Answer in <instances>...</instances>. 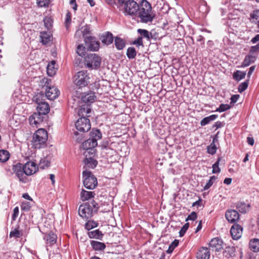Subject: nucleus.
<instances>
[{
    "instance_id": "473e14b6",
    "label": "nucleus",
    "mask_w": 259,
    "mask_h": 259,
    "mask_svg": "<svg viewBox=\"0 0 259 259\" xmlns=\"http://www.w3.org/2000/svg\"><path fill=\"white\" fill-rule=\"evenodd\" d=\"M218 140L217 137L213 138L212 142L207 147V151L208 153L211 155H213L216 153L217 148L215 143L218 142Z\"/></svg>"
},
{
    "instance_id": "4468645a",
    "label": "nucleus",
    "mask_w": 259,
    "mask_h": 259,
    "mask_svg": "<svg viewBox=\"0 0 259 259\" xmlns=\"http://www.w3.org/2000/svg\"><path fill=\"white\" fill-rule=\"evenodd\" d=\"M12 170L16 174L19 180L22 182L24 181V175L23 165L21 163H18L16 165L13 166Z\"/></svg>"
},
{
    "instance_id": "ea45409f",
    "label": "nucleus",
    "mask_w": 259,
    "mask_h": 259,
    "mask_svg": "<svg viewBox=\"0 0 259 259\" xmlns=\"http://www.w3.org/2000/svg\"><path fill=\"white\" fill-rule=\"evenodd\" d=\"M55 61H53L51 62V63H49L47 66V73L49 76H53L54 74H55Z\"/></svg>"
},
{
    "instance_id": "5701e85b",
    "label": "nucleus",
    "mask_w": 259,
    "mask_h": 259,
    "mask_svg": "<svg viewBox=\"0 0 259 259\" xmlns=\"http://www.w3.org/2000/svg\"><path fill=\"white\" fill-rule=\"evenodd\" d=\"M83 161L84 163V169H87V168H94L98 164L97 161L92 157L85 158Z\"/></svg>"
},
{
    "instance_id": "0eeeda50",
    "label": "nucleus",
    "mask_w": 259,
    "mask_h": 259,
    "mask_svg": "<svg viewBox=\"0 0 259 259\" xmlns=\"http://www.w3.org/2000/svg\"><path fill=\"white\" fill-rule=\"evenodd\" d=\"M51 80L44 78L42 79V83L46 86V97L49 100H53L57 98L59 95V90L55 87H51L50 82Z\"/></svg>"
},
{
    "instance_id": "49530a36",
    "label": "nucleus",
    "mask_w": 259,
    "mask_h": 259,
    "mask_svg": "<svg viewBox=\"0 0 259 259\" xmlns=\"http://www.w3.org/2000/svg\"><path fill=\"white\" fill-rule=\"evenodd\" d=\"M217 177L214 176H212L210 177L209 180L207 182V183L205 184V185L203 187L204 190H208L213 184L214 182L217 180Z\"/></svg>"
},
{
    "instance_id": "a19ab883",
    "label": "nucleus",
    "mask_w": 259,
    "mask_h": 259,
    "mask_svg": "<svg viewBox=\"0 0 259 259\" xmlns=\"http://www.w3.org/2000/svg\"><path fill=\"white\" fill-rule=\"evenodd\" d=\"M137 32L140 34V36L142 39L143 38H146L147 40H149V31L146 29H138Z\"/></svg>"
},
{
    "instance_id": "2f4dec72",
    "label": "nucleus",
    "mask_w": 259,
    "mask_h": 259,
    "mask_svg": "<svg viewBox=\"0 0 259 259\" xmlns=\"http://www.w3.org/2000/svg\"><path fill=\"white\" fill-rule=\"evenodd\" d=\"M114 44L116 48L118 50H123L125 46V41L122 38L117 36L115 37Z\"/></svg>"
},
{
    "instance_id": "39448f33",
    "label": "nucleus",
    "mask_w": 259,
    "mask_h": 259,
    "mask_svg": "<svg viewBox=\"0 0 259 259\" xmlns=\"http://www.w3.org/2000/svg\"><path fill=\"white\" fill-rule=\"evenodd\" d=\"M82 176L84 178L83 185L88 189H95L98 185L97 178L92 174V172L87 170L83 171Z\"/></svg>"
},
{
    "instance_id": "393cba45",
    "label": "nucleus",
    "mask_w": 259,
    "mask_h": 259,
    "mask_svg": "<svg viewBox=\"0 0 259 259\" xmlns=\"http://www.w3.org/2000/svg\"><path fill=\"white\" fill-rule=\"evenodd\" d=\"M88 234L90 238L100 240H102L103 237V234L98 229L90 231L88 233Z\"/></svg>"
},
{
    "instance_id": "f03ea898",
    "label": "nucleus",
    "mask_w": 259,
    "mask_h": 259,
    "mask_svg": "<svg viewBox=\"0 0 259 259\" xmlns=\"http://www.w3.org/2000/svg\"><path fill=\"white\" fill-rule=\"evenodd\" d=\"M48 140V133L43 128L37 130L33 135L31 141L32 146L35 149H40L46 146Z\"/></svg>"
},
{
    "instance_id": "c03bdc74",
    "label": "nucleus",
    "mask_w": 259,
    "mask_h": 259,
    "mask_svg": "<svg viewBox=\"0 0 259 259\" xmlns=\"http://www.w3.org/2000/svg\"><path fill=\"white\" fill-rule=\"evenodd\" d=\"M221 160V158L219 157L217 159V161L212 165V172L213 174L219 173L221 171V169L219 167V163H220Z\"/></svg>"
},
{
    "instance_id": "8fccbe9b",
    "label": "nucleus",
    "mask_w": 259,
    "mask_h": 259,
    "mask_svg": "<svg viewBox=\"0 0 259 259\" xmlns=\"http://www.w3.org/2000/svg\"><path fill=\"white\" fill-rule=\"evenodd\" d=\"M231 108V106L229 104H221L219 107L217 108L215 110V111L219 112H222L228 110Z\"/></svg>"
},
{
    "instance_id": "bb28decb",
    "label": "nucleus",
    "mask_w": 259,
    "mask_h": 259,
    "mask_svg": "<svg viewBox=\"0 0 259 259\" xmlns=\"http://www.w3.org/2000/svg\"><path fill=\"white\" fill-rule=\"evenodd\" d=\"M250 249L254 252L259 251V239L254 238L251 239L249 243Z\"/></svg>"
},
{
    "instance_id": "0e129e2a",
    "label": "nucleus",
    "mask_w": 259,
    "mask_h": 259,
    "mask_svg": "<svg viewBox=\"0 0 259 259\" xmlns=\"http://www.w3.org/2000/svg\"><path fill=\"white\" fill-rule=\"evenodd\" d=\"M74 137H73L75 140L77 142H80L82 140V134H79L78 132L76 131L74 132Z\"/></svg>"
},
{
    "instance_id": "2eb2a0df",
    "label": "nucleus",
    "mask_w": 259,
    "mask_h": 259,
    "mask_svg": "<svg viewBox=\"0 0 259 259\" xmlns=\"http://www.w3.org/2000/svg\"><path fill=\"white\" fill-rule=\"evenodd\" d=\"M243 229L241 226L234 224L231 228L230 233L234 240L239 239L242 236Z\"/></svg>"
},
{
    "instance_id": "f257e3e1",
    "label": "nucleus",
    "mask_w": 259,
    "mask_h": 259,
    "mask_svg": "<svg viewBox=\"0 0 259 259\" xmlns=\"http://www.w3.org/2000/svg\"><path fill=\"white\" fill-rule=\"evenodd\" d=\"M136 16L140 18L142 23H148L153 21L155 14L152 11L151 5L148 1L142 0L141 2Z\"/></svg>"
},
{
    "instance_id": "bf43d9fd",
    "label": "nucleus",
    "mask_w": 259,
    "mask_h": 259,
    "mask_svg": "<svg viewBox=\"0 0 259 259\" xmlns=\"http://www.w3.org/2000/svg\"><path fill=\"white\" fill-rule=\"evenodd\" d=\"M21 235H22L21 232L17 229H15L14 230L12 231L10 233V236L11 237H14L15 238H19V237H20Z\"/></svg>"
},
{
    "instance_id": "338daca9",
    "label": "nucleus",
    "mask_w": 259,
    "mask_h": 259,
    "mask_svg": "<svg viewBox=\"0 0 259 259\" xmlns=\"http://www.w3.org/2000/svg\"><path fill=\"white\" fill-rule=\"evenodd\" d=\"M259 50V44L256 45V46L251 47L250 51L249 54L254 55V54Z\"/></svg>"
},
{
    "instance_id": "6ab92c4d",
    "label": "nucleus",
    "mask_w": 259,
    "mask_h": 259,
    "mask_svg": "<svg viewBox=\"0 0 259 259\" xmlns=\"http://www.w3.org/2000/svg\"><path fill=\"white\" fill-rule=\"evenodd\" d=\"M197 259H209L210 252L207 247H202L199 249L196 254Z\"/></svg>"
},
{
    "instance_id": "680f3d73",
    "label": "nucleus",
    "mask_w": 259,
    "mask_h": 259,
    "mask_svg": "<svg viewBox=\"0 0 259 259\" xmlns=\"http://www.w3.org/2000/svg\"><path fill=\"white\" fill-rule=\"evenodd\" d=\"M21 207V209L22 210H25V211H28L31 207V205H30V202H22Z\"/></svg>"
},
{
    "instance_id": "7c9ffc66",
    "label": "nucleus",
    "mask_w": 259,
    "mask_h": 259,
    "mask_svg": "<svg viewBox=\"0 0 259 259\" xmlns=\"http://www.w3.org/2000/svg\"><path fill=\"white\" fill-rule=\"evenodd\" d=\"M95 193L92 191H87L82 189L80 193V198L82 201L87 200L94 197Z\"/></svg>"
},
{
    "instance_id": "a878e982",
    "label": "nucleus",
    "mask_w": 259,
    "mask_h": 259,
    "mask_svg": "<svg viewBox=\"0 0 259 259\" xmlns=\"http://www.w3.org/2000/svg\"><path fill=\"white\" fill-rule=\"evenodd\" d=\"M256 60V56L254 55L249 54L244 59L241 66L245 67L248 66L250 64L253 63Z\"/></svg>"
},
{
    "instance_id": "3c124183",
    "label": "nucleus",
    "mask_w": 259,
    "mask_h": 259,
    "mask_svg": "<svg viewBox=\"0 0 259 259\" xmlns=\"http://www.w3.org/2000/svg\"><path fill=\"white\" fill-rule=\"evenodd\" d=\"M76 53L80 56H84L85 53V47L82 45H79L76 49Z\"/></svg>"
},
{
    "instance_id": "b1692460",
    "label": "nucleus",
    "mask_w": 259,
    "mask_h": 259,
    "mask_svg": "<svg viewBox=\"0 0 259 259\" xmlns=\"http://www.w3.org/2000/svg\"><path fill=\"white\" fill-rule=\"evenodd\" d=\"M90 32V30L89 26L87 25H85L81 27L80 30H78L76 31L75 35H80V34H82L84 41L86 37H90V36H91L90 35H89Z\"/></svg>"
},
{
    "instance_id": "6e6552de",
    "label": "nucleus",
    "mask_w": 259,
    "mask_h": 259,
    "mask_svg": "<svg viewBox=\"0 0 259 259\" xmlns=\"http://www.w3.org/2000/svg\"><path fill=\"white\" fill-rule=\"evenodd\" d=\"M139 5L136 1L132 0L127 4H125L123 7V13L126 16H136L139 9Z\"/></svg>"
},
{
    "instance_id": "5fc2aeb1",
    "label": "nucleus",
    "mask_w": 259,
    "mask_h": 259,
    "mask_svg": "<svg viewBox=\"0 0 259 259\" xmlns=\"http://www.w3.org/2000/svg\"><path fill=\"white\" fill-rule=\"evenodd\" d=\"M149 40L151 39L156 40L158 37V33L156 32L155 30H152L151 31H149Z\"/></svg>"
},
{
    "instance_id": "09e8293b",
    "label": "nucleus",
    "mask_w": 259,
    "mask_h": 259,
    "mask_svg": "<svg viewBox=\"0 0 259 259\" xmlns=\"http://www.w3.org/2000/svg\"><path fill=\"white\" fill-rule=\"evenodd\" d=\"M237 210L242 213L246 212V205L243 202H238L237 205Z\"/></svg>"
},
{
    "instance_id": "603ef678",
    "label": "nucleus",
    "mask_w": 259,
    "mask_h": 259,
    "mask_svg": "<svg viewBox=\"0 0 259 259\" xmlns=\"http://www.w3.org/2000/svg\"><path fill=\"white\" fill-rule=\"evenodd\" d=\"M44 24L45 27L48 29H50L51 28L53 24V20L50 17L45 18L44 20Z\"/></svg>"
},
{
    "instance_id": "c85d7f7f",
    "label": "nucleus",
    "mask_w": 259,
    "mask_h": 259,
    "mask_svg": "<svg viewBox=\"0 0 259 259\" xmlns=\"http://www.w3.org/2000/svg\"><path fill=\"white\" fill-rule=\"evenodd\" d=\"M91 245L93 248L96 251H102L106 248L105 243L97 241H91Z\"/></svg>"
},
{
    "instance_id": "6e6d98bb",
    "label": "nucleus",
    "mask_w": 259,
    "mask_h": 259,
    "mask_svg": "<svg viewBox=\"0 0 259 259\" xmlns=\"http://www.w3.org/2000/svg\"><path fill=\"white\" fill-rule=\"evenodd\" d=\"M189 226V224L188 223H186L181 228L180 231H179V236L180 237H183L186 231H187Z\"/></svg>"
},
{
    "instance_id": "f704fd0d",
    "label": "nucleus",
    "mask_w": 259,
    "mask_h": 259,
    "mask_svg": "<svg viewBox=\"0 0 259 259\" xmlns=\"http://www.w3.org/2000/svg\"><path fill=\"white\" fill-rule=\"evenodd\" d=\"M40 37L43 45H47L51 41V36L46 32H41Z\"/></svg>"
},
{
    "instance_id": "4be33fe9",
    "label": "nucleus",
    "mask_w": 259,
    "mask_h": 259,
    "mask_svg": "<svg viewBox=\"0 0 259 259\" xmlns=\"http://www.w3.org/2000/svg\"><path fill=\"white\" fill-rule=\"evenodd\" d=\"M37 111L39 114L46 115L48 114L50 110V106L48 103L46 102L38 104L36 107Z\"/></svg>"
},
{
    "instance_id": "79ce46f5",
    "label": "nucleus",
    "mask_w": 259,
    "mask_h": 259,
    "mask_svg": "<svg viewBox=\"0 0 259 259\" xmlns=\"http://www.w3.org/2000/svg\"><path fill=\"white\" fill-rule=\"evenodd\" d=\"M98 226V223L93 220H89L85 224V228L90 230Z\"/></svg>"
},
{
    "instance_id": "c756f323",
    "label": "nucleus",
    "mask_w": 259,
    "mask_h": 259,
    "mask_svg": "<svg viewBox=\"0 0 259 259\" xmlns=\"http://www.w3.org/2000/svg\"><path fill=\"white\" fill-rule=\"evenodd\" d=\"M101 39L103 44L106 45H109L112 44L113 42V35L111 33L107 32L106 34L102 36Z\"/></svg>"
},
{
    "instance_id": "72a5a7b5",
    "label": "nucleus",
    "mask_w": 259,
    "mask_h": 259,
    "mask_svg": "<svg viewBox=\"0 0 259 259\" xmlns=\"http://www.w3.org/2000/svg\"><path fill=\"white\" fill-rule=\"evenodd\" d=\"M236 249L234 246L227 247L224 251V255L227 258L235 256Z\"/></svg>"
},
{
    "instance_id": "de8ad7c7",
    "label": "nucleus",
    "mask_w": 259,
    "mask_h": 259,
    "mask_svg": "<svg viewBox=\"0 0 259 259\" xmlns=\"http://www.w3.org/2000/svg\"><path fill=\"white\" fill-rule=\"evenodd\" d=\"M179 240L175 239L169 246L168 249L166 251L167 253H171L174 249L178 245Z\"/></svg>"
},
{
    "instance_id": "69168bd1",
    "label": "nucleus",
    "mask_w": 259,
    "mask_h": 259,
    "mask_svg": "<svg viewBox=\"0 0 259 259\" xmlns=\"http://www.w3.org/2000/svg\"><path fill=\"white\" fill-rule=\"evenodd\" d=\"M71 14L69 12H68L66 16V20H65V24L67 29L68 28L70 22H71Z\"/></svg>"
},
{
    "instance_id": "9d476101",
    "label": "nucleus",
    "mask_w": 259,
    "mask_h": 259,
    "mask_svg": "<svg viewBox=\"0 0 259 259\" xmlns=\"http://www.w3.org/2000/svg\"><path fill=\"white\" fill-rule=\"evenodd\" d=\"M98 145V143L90 138L85 140L82 144V148L83 149L85 150V156H87L88 153L90 155H94L95 153L96 150L94 149Z\"/></svg>"
},
{
    "instance_id": "a211bd4d",
    "label": "nucleus",
    "mask_w": 259,
    "mask_h": 259,
    "mask_svg": "<svg viewBox=\"0 0 259 259\" xmlns=\"http://www.w3.org/2000/svg\"><path fill=\"white\" fill-rule=\"evenodd\" d=\"M96 99L95 93L90 92V93H84L81 96V101L85 103V104H90L95 102Z\"/></svg>"
},
{
    "instance_id": "423d86ee",
    "label": "nucleus",
    "mask_w": 259,
    "mask_h": 259,
    "mask_svg": "<svg viewBox=\"0 0 259 259\" xmlns=\"http://www.w3.org/2000/svg\"><path fill=\"white\" fill-rule=\"evenodd\" d=\"M85 64L91 69H97L101 65V58L96 54H88L85 57Z\"/></svg>"
},
{
    "instance_id": "cd10ccee",
    "label": "nucleus",
    "mask_w": 259,
    "mask_h": 259,
    "mask_svg": "<svg viewBox=\"0 0 259 259\" xmlns=\"http://www.w3.org/2000/svg\"><path fill=\"white\" fill-rule=\"evenodd\" d=\"M90 139L93 140V141H97L101 139L102 137V135L100 131L98 129L93 128L90 134Z\"/></svg>"
},
{
    "instance_id": "7ed1b4c3",
    "label": "nucleus",
    "mask_w": 259,
    "mask_h": 259,
    "mask_svg": "<svg viewBox=\"0 0 259 259\" xmlns=\"http://www.w3.org/2000/svg\"><path fill=\"white\" fill-rule=\"evenodd\" d=\"M98 209V204L93 200L91 202H86L80 205L78 209V213L82 218L89 219L94 213L97 212Z\"/></svg>"
},
{
    "instance_id": "a18cd8bd",
    "label": "nucleus",
    "mask_w": 259,
    "mask_h": 259,
    "mask_svg": "<svg viewBox=\"0 0 259 259\" xmlns=\"http://www.w3.org/2000/svg\"><path fill=\"white\" fill-rule=\"evenodd\" d=\"M44 97V95L41 93H38L36 95L34 96L32 98L33 102L36 103L37 105L40 103H42L44 101H42V98Z\"/></svg>"
},
{
    "instance_id": "13d9d810",
    "label": "nucleus",
    "mask_w": 259,
    "mask_h": 259,
    "mask_svg": "<svg viewBox=\"0 0 259 259\" xmlns=\"http://www.w3.org/2000/svg\"><path fill=\"white\" fill-rule=\"evenodd\" d=\"M37 4L39 7H46L49 4V0H37Z\"/></svg>"
},
{
    "instance_id": "c9c22d12",
    "label": "nucleus",
    "mask_w": 259,
    "mask_h": 259,
    "mask_svg": "<svg viewBox=\"0 0 259 259\" xmlns=\"http://www.w3.org/2000/svg\"><path fill=\"white\" fill-rule=\"evenodd\" d=\"M218 117V115L215 114L211 115L206 117L202 119L200 122L201 126H204L208 124L211 121L215 120Z\"/></svg>"
},
{
    "instance_id": "dca6fc26",
    "label": "nucleus",
    "mask_w": 259,
    "mask_h": 259,
    "mask_svg": "<svg viewBox=\"0 0 259 259\" xmlns=\"http://www.w3.org/2000/svg\"><path fill=\"white\" fill-rule=\"evenodd\" d=\"M223 241L218 237H217L212 239L209 245L212 250L215 251H220L223 248Z\"/></svg>"
},
{
    "instance_id": "052dcab7",
    "label": "nucleus",
    "mask_w": 259,
    "mask_h": 259,
    "mask_svg": "<svg viewBox=\"0 0 259 259\" xmlns=\"http://www.w3.org/2000/svg\"><path fill=\"white\" fill-rule=\"evenodd\" d=\"M132 44L136 45L138 47L140 46H143V39L139 36L133 42Z\"/></svg>"
},
{
    "instance_id": "e433bc0d",
    "label": "nucleus",
    "mask_w": 259,
    "mask_h": 259,
    "mask_svg": "<svg viewBox=\"0 0 259 259\" xmlns=\"http://www.w3.org/2000/svg\"><path fill=\"white\" fill-rule=\"evenodd\" d=\"M10 157L9 152L5 150H0V162H5L7 161Z\"/></svg>"
},
{
    "instance_id": "9b49d317",
    "label": "nucleus",
    "mask_w": 259,
    "mask_h": 259,
    "mask_svg": "<svg viewBox=\"0 0 259 259\" xmlns=\"http://www.w3.org/2000/svg\"><path fill=\"white\" fill-rule=\"evenodd\" d=\"M44 115V114H39L38 112L34 113L29 118L30 124L32 126H38L44 121L45 118Z\"/></svg>"
},
{
    "instance_id": "774afa93",
    "label": "nucleus",
    "mask_w": 259,
    "mask_h": 259,
    "mask_svg": "<svg viewBox=\"0 0 259 259\" xmlns=\"http://www.w3.org/2000/svg\"><path fill=\"white\" fill-rule=\"evenodd\" d=\"M19 214V208L18 207H16L13 209V213L12 215V220L13 221H15L16 218L18 217Z\"/></svg>"
},
{
    "instance_id": "e2e57ef3",
    "label": "nucleus",
    "mask_w": 259,
    "mask_h": 259,
    "mask_svg": "<svg viewBox=\"0 0 259 259\" xmlns=\"http://www.w3.org/2000/svg\"><path fill=\"white\" fill-rule=\"evenodd\" d=\"M197 217V213L193 211L187 217V218L186 219V221H188L189 220L195 221V220H196Z\"/></svg>"
},
{
    "instance_id": "4c0bfd02",
    "label": "nucleus",
    "mask_w": 259,
    "mask_h": 259,
    "mask_svg": "<svg viewBox=\"0 0 259 259\" xmlns=\"http://www.w3.org/2000/svg\"><path fill=\"white\" fill-rule=\"evenodd\" d=\"M126 55L129 59H134L137 55V52L134 47H129L127 49Z\"/></svg>"
},
{
    "instance_id": "864d4df0",
    "label": "nucleus",
    "mask_w": 259,
    "mask_h": 259,
    "mask_svg": "<svg viewBox=\"0 0 259 259\" xmlns=\"http://www.w3.org/2000/svg\"><path fill=\"white\" fill-rule=\"evenodd\" d=\"M250 17L252 19H255L257 21V25L259 28V10L254 11L250 14Z\"/></svg>"
},
{
    "instance_id": "f8f14e48",
    "label": "nucleus",
    "mask_w": 259,
    "mask_h": 259,
    "mask_svg": "<svg viewBox=\"0 0 259 259\" xmlns=\"http://www.w3.org/2000/svg\"><path fill=\"white\" fill-rule=\"evenodd\" d=\"M84 42L89 50L93 51H97L99 50L100 43L96 40V38L93 36L85 38Z\"/></svg>"
},
{
    "instance_id": "20e7f679",
    "label": "nucleus",
    "mask_w": 259,
    "mask_h": 259,
    "mask_svg": "<svg viewBox=\"0 0 259 259\" xmlns=\"http://www.w3.org/2000/svg\"><path fill=\"white\" fill-rule=\"evenodd\" d=\"M90 77L87 71L82 70L77 72L73 77L74 84L79 88L85 87L90 82Z\"/></svg>"
},
{
    "instance_id": "37998d69",
    "label": "nucleus",
    "mask_w": 259,
    "mask_h": 259,
    "mask_svg": "<svg viewBox=\"0 0 259 259\" xmlns=\"http://www.w3.org/2000/svg\"><path fill=\"white\" fill-rule=\"evenodd\" d=\"M50 164V160L47 157L41 158L40 160L39 165L40 168H45L48 167Z\"/></svg>"
},
{
    "instance_id": "4d7b16f0",
    "label": "nucleus",
    "mask_w": 259,
    "mask_h": 259,
    "mask_svg": "<svg viewBox=\"0 0 259 259\" xmlns=\"http://www.w3.org/2000/svg\"><path fill=\"white\" fill-rule=\"evenodd\" d=\"M248 87V81H244L242 82L238 87V91L239 93L244 92Z\"/></svg>"
},
{
    "instance_id": "aec40b11",
    "label": "nucleus",
    "mask_w": 259,
    "mask_h": 259,
    "mask_svg": "<svg viewBox=\"0 0 259 259\" xmlns=\"http://www.w3.org/2000/svg\"><path fill=\"white\" fill-rule=\"evenodd\" d=\"M44 239L46 241L48 246H52L56 243L57 237L54 233L51 232L44 236Z\"/></svg>"
},
{
    "instance_id": "412c9836",
    "label": "nucleus",
    "mask_w": 259,
    "mask_h": 259,
    "mask_svg": "<svg viewBox=\"0 0 259 259\" xmlns=\"http://www.w3.org/2000/svg\"><path fill=\"white\" fill-rule=\"evenodd\" d=\"M91 112V109L90 105L84 104L81 105L78 111V115L79 116L84 117V116H90Z\"/></svg>"
},
{
    "instance_id": "f3484780",
    "label": "nucleus",
    "mask_w": 259,
    "mask_h": 259,
    "mask_svg": "<svg viewBox=\"0 0 259 259\" xmlns=\"http://www.w3.org/2000/svg\"><path fill=\"white\" fill-rule=\"evenodd\" d=\"M225 217L228 221L232 223L235 222L239 219L238 211L233 209L226 211Z\"/></svg>"
},
{
    "instance_id": "58836bf2",
    "label": "nucleus",
    "mask_w": 259,
    "mask_h": 259,
    "mask_svg": "<svg viewBox=\"0 0 259 259\" xmlns=\"http://www.w3.org/2000/svg\"><path fill=\"white\" fill-rule=\"evenodd\" d=\"M246 75V72L237 70L233 73V78L237 81H239L244 78Z\"/></svg>"
},
{
    "instance_id": "ddd939ff",
    "label": "nucleus",
    "mask_w": 259,
    "mask_h": 259,
    "mask_svg": "<svg viewBox=\"0 0 259 259\" xmlns=\"http://www.w3.org/2000/svg\"><path fill=\"white\" fill-rule=\"evenodd\" d=\"M23 167L24 174L27 176L34 174L37 169L36 164L33 161L27 162L23 165Z\"/></svg>"
},
{
    "instance_id": "1a4fd4ad",
    "label": "nucleus",
    "mask_w": 259,
    "mask_h": 259,
    "mask_svg": "<svg viewBox=\"0 0 259 259\" xmlns=\"http://www.w3.org/2000/svg\"><path fill=\"white\" fill-rule=\"evenodd\" d=\"M76 130L81 133L88 132L91 127L90 120L85 117H80L75 124Z\"/></svg>"
}]
</instances>
